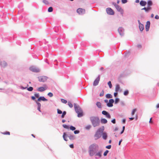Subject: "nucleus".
<instances>
[{
    "label": "nucleus",
    "mask_w": 159,
    "mask_h": 159,
    "mask_svg": "<svg viewBox=\"0 0 159 159\" xmlns=\"http://www.w3.org/2000/svg\"><path fill=\"white\" fill-rule=\"evenodd\" d=\"M98 146L95 143L93 144L90 145L89 148V152L91 156H93L95 153V151L98 150Z\"/></svg>",
    "instance_id": "nucleus-1"
},
{
    "label": "nucleus",
    "mask_w": 159,
    "mask_h": 159,
    "mask_svg": "<svg viewBox=\"0 0 159 159\" xmlns=\"http://www.w3.org/2000/svg\"><path fill=\"white\" fill-rule=\"evenodd\" d=\"M90 119L92 124L94 127H95L99 125L100 120L98 117L92 116L90 117Z\"/></svg>",
    "instance_id": "nucleus-2"
},
{
    "label": "nucleus",
    "mask_w": 159,
    "mask_h": 159,
    "mask_svg": "<svg viewBox=\"0 0 159 159\" xmlns=\"http://www.w3.org/2000/svg\"><path fill=\"white\" fill-rule=\"evenodd\" d=\"M74 107L76 112L78 114V117H81L83 116V112L82 109L79 107L76 106L75 104H74Z\"/></svg>",
    "instance_id": "nucleus-3"
},
{
    "label": "nucleus",
    "mask_w": 159,
    "mask_h": 159,
    "mask_svg": "<svg viewBox=\"0 0 159 159\" xmlns=\"http://www.w3.org/2000/svg\"><path fill=\"white\" fill-rule=\"evenodd\" d=\"M113 5L118 11L120 12L121 14L123 13V10L120 6L115 3H113Z\"/></svg>",
    "instance_id": "nucleus-4"
},
{
    "label": "nucleus",
    "mask_w": 159,
    "mask_h": 159,
    "mask_svg": "<svg viewBox=\"0 0 159 159\" xmlns=\"http://www.w3.org/2000/svg\"><path fill=\"white\" fill-rule=\"evenodd\" d=\"M101 128L98 129L94 135V137L96 139H98L101 137Z\"/></svg>",
    "instance_id": "nucleus-5"
},
{
    "label": "nucleus",
    "mask_w": 159,
    "mask_h": 159,
    "mask_svg": "<svg viewBox=\"0 0 159 159\" xmlns=\"http://www.w3.org/2000/svg\"><path fill=\"white\" fill-rule=\"evenodd\" d=\"M43 87H40L38 88L37 90L39 92H43L46 90L48 89V87L46 85H44Z\"/></svg>",
    "instance_id": "nucleus-6"
},
{
    "label": "nucleus",
    "mask_w": 159,
    "mask_h": 159,
    "mask_svg": "<svg viewBox=\"0 0 159 159\" xmlns=\"http://www.w3.org/2000/svg\"><path fill=\"white\" fill-rule=\"evenodd\" d=\"M107 13L111 15H113L114 14V12L110 8H107L106 9Z\"/></svg>",
    "instance_id": "nucleus-7"
},
{
    "label": "nucleus",
    "mask_w": 159,
    "mask_h": 159,
    "mask_svg": "<svg viewBox=\"0 0 159 159\" xmlns=\"http://www.w3.org/2000/svg\"><path fill=\"white\" fill-rule=\"evenodd\" d=\"M30 70L34 72H39V69L37 68L34 66H31L30 67Z\"/></svg>",
    "instance_id": "nucleus-8"
},
{
    "label": "nucleus",
    "mask_w": 159,
    "mask_h": 159,
    "mask_svg": "<svg viewBox=\"0 0 159 159\" xmlns=\"http://www.w3.org/2000/svg\"><path fill=\"white\" fill-rule=\"evenodd\" d=\"M85 10L84 9L79 8L77 9V12L80 14H84L85 12Z\"/></svg>",
    "instance_id": "nucleus-9"
},
{
    "label": "nucleus",
    "mask_w": 159,
    "mask_h": 159,
    "mask_svg": "<svg viewBox=\"0 0 159 159\" xmlns=\"http://www.w3.org/2000/svg\"><path fill=\"white\" fill-rule=\"evenodd\" d=\"M47 79L46 76H41L39 77V80L40 82H44L47 80Z\"/></svg>",
    "instance_id": "nucleus-10"
},
{
    "label": "nucleus",
    "mask_w": 159,
    "mask_h": 159,
    "mask_svg": "<svg viewBox=\"0 0 159 159\" xmlns=\"http://www.w3.org/2000/svg\"><path fill=\"white\" fill-rule=\"evenodd\" d=\"M114 102L113 99H110L109 100V102L107 104V106L108 107H112L113 106V103Z\"/></svg>",
    "instance_id": "nucleus-11"
},
{
    "label": "nucleus",
    "mask_w": 159,
    "mask_h": 159,
    "mask_svg": "<svg viewBox=\"0 0 159 159\" xmlns=\"http://www.w3.org/2000/svg\"><path fill=\"white\" fill-rule=\"evenodd\" d=\"M152 9L151 7H144L143 8L141 9V10H144L145 12H148Z\"/></svg>",
    "instance_id": "nucleus-12"
},
{
    "label": "nucleus",
    "mask_w": 159,
    "mask_h": 159,
    "mask_svg": "<svg viewBox=\"0 0 159 159\" xmlns=\"http://www.w3.org/2000/svg\"><path fill=\"white\" fill-rule=\"evenodd\" d=\"M115 91L116 92H118L119 91H121V90L120 89V88L119 84H116V85Z\"/></svg>",
    "instance_id": "nucleus-13"
},
{
    "label": "nucleus",
    "mask_w": 159,
    "mask_h": 159,
    "mask_svg": "<svg viewBox=\"0 0 159 159\" xmlns=\"http://www.w3.org/2000/svg\"><path fill=\"white\" fill-rule=\"evenodd\" d=\"M150 23L149 21H148L147 22L146 25L145 26V29L147 31L149 30L150 26Z\"/></svg>",
    "instance_id": "nucleus-14"
},
{
    "label": "nucleus",
    "mask_w": 159,
    "mask_h": 159,
    "mask_svg": "<svg viewBox=\"0 0 159 159\" xmlns=\"http://www.w3.org/2000/svg\"><path fill=\"white\" fill-rule=\"evenodd\" d=\"M100 80L99 76L98 77L97 79L95 80L93 82V85L96 86L99 83V81Z\"/></svg>",
    "instance_id": "nucleus-15"
},
{
    "label": "nucleus",
    "mask_w": 159,
    "mask_h": 159,
    "mask_svg": "<svg viewBox=\"0 0 159 159\" xmlns=\"http://www.w3.org/2000/svg\"><path fill=\"white\" fill-rule=\"evenodd\" d=\"M102 151H99L98 152L96 153L95 155V156L96 157V158H98L101 157L102 156Z\"/></svg>",
    "instance_id": "nucleus-16"
},
{
    "label": "nucleus",
    "mask_w": 159,
    "mask_h": 159,
    "mask_svg": "<svg viewBox=\"0 0 159 159\" xmlns=\"http://www.w3.org/2000/svg\"><path fill=\"white\" fill-rule=\"evenodd\" d=\"M138 21L139 23V27L140 30L141 31H142L144 29L143 25L142 24H141L140 23L139 20H138Z\"/></svg>",
    "instance_id": "nucleus-17"
},
{
    "label": "nucleus",
    "mask_w": 159,
    "mask_h": 159,
    "mask_svg": "<svg viewBox=\"0 0 159 159\" xmlns=\"http://www.w3.org/2000/svg\"><path fill=\"white\" fill-rule=\"evenodd\" d=\"M1 66L3 67H6L7 65V62L5 61H2V62H1Z\"/></svg>",
    "instance_id": "nucleus-18"
},
{
    "label": "nucleus",
    "mask_w": 159,
    "mask_h": 159,
    "mask_svg": "<svg viewBox=\"0 0 159 159\" xmlns=\"http://www.w3.org/2000/svg\"><path fill=\"white\" fill-rule=\"evenodd\" d=\"M41 100L43 101H47L48 100L46 99L44 97H40L38 99V101H40Z\"/></svg>",
    "instance_id": "nucleus-19"
},
{
    "label": "nucleus",
    "mask_w": 159,
    "mask_h": 159,
    "mask_svg": "<svg viewBox=\"0 0 159 159\" xmlns=\"http://www.w3.org/2000/svg\"><path fill=\"white\" fill-rule=\"evenodd\" d=\"M147 4V2L146 1H141L140 2V4L142 6H145Z\"/></svg>",
    "instance_id": "nucleus-20"
},
{
    "label": "nucleus",
    "mask_w": 159,
    "mask_h": 159,
    "mask_svg": "<svg viewBox=\"0 0 159 159\" xmlns=\"http://www.w3.org/2000/svg\"><path fill=\"white\" fill-rule=\"evenodd\" d=\"M148 7H151L152 5V2L151 0H148L147 2Z\"/></svg>",
    "instance_id": "nucleus-21"
},
{
    "label": "nucleus",
    "mask_w": 159,
    "mask_h": 159,
    "mask_svg": "<svg viewBox=\"0 0 159 159\" xmlns=\"http://www.w3.org/2000/svg\"><path fill=\"white\" fill-rule=\"evenodd\" d=\"M101 122L102 124H106L107 123V120L104 118H102L101 120Z\"/></svg>",
    "instance_id": "nucleus-22"
},
{
    "label": "nucleus",
    "mask_w": 159,
    "mask_h": 159,
    "mask_svg": "<svg viewBox=\"0 0 159 159\" xmlns=\"http://www.w3.org/2000/svg\"><path fill=\"white\" fill-rule=\"evenodd\" d=\"M63 137L64 139L66 141H67V137L66 136V134L65 133H64L63 134Z\"/></svg>",
    "instance_id": "nucleus-23"
},
{
    "label": "nucleus",
    "mask_w": 159,
    "mask_h": 159,
    "mask_svg": "<svg viewBox=\"0 0 159 159\" xmlns=\"http://www.w3.org/2000/svg\"><path fill=\"white\" fill-rule=\"evenodd\" d=\"M97 106L99 108H101V104L99 102H97L96 103Z\"/></svg>",
    "instance_id": "nucleus-24"
},
{
    "label": "nucleus",
    "mask_w": 159,
    "mask_h": 159,
    "mask_svg": "<svg viewBox=\"0 0 159 159\" xmlns=\"http://www.w3.org/2000/svg\"><path fill=\"white\" fill-rule=\"evenodd\" d=\"M137 111V109L135 108L132 111L131 115L132 116H133L134 114H135V112Z\"/></svg>",
    "instance_id": "nucleus-25"
},
{
    "label": "nucleus",
    "mask_w": 159,
    "mask_h": 159,
    "mask_svg": "<svg viewBox=\"0 0 159 159\" xmlns=\"http://www.w3.org/2000/svg\"><path fill=\"white\" fill-rule=\"evenodd\" d=\"M107 137V135L106 133H103L102 135V137L103 139H106Z\"/></svg>",
    "instance_id": "nucleus-26"
},
{
    "label": "nucleus",
    "mask_w": 159,
    "mask_h": 159,
    "mask_svg": "<svg viewBox=\"0 0 159 159\" xmlns=\"http://www.w3.org/2000/svg\"><path fill=\"white\" fill-rule=\"evenodd\" d=\"M106 97L107 98H112V96L110 94H107L106 95Z\"/></svg>",
    "instance_id": "nucleus-27"
},
{
    "label": "nucleus",
    "mask_w": 159,
    "mask_h": 159,
    "mask_svg": "<svg viewBox=\"0 0 159 159\" xmlns=\"http://www.w3.org/2000/svg\"><path fill=\"white\" fill-rule=\"evenodd\" d=\"M129 94V91L128 90H127L125 91L124 92V94L125 96H127Z\"/></svg>",
    "instance_id": "nucleus-28"
},
{
    "label": "nucleus",
    "mask_w": 159,
    "mask_h": 159,
    "mask_svg": "<svg viewBox=\"0 0 159 159\" xmlns=\"http://www.w3.org/2000/svg\"><path fill=\"white\" fill-rule=\"evenodd\" d=\"M53 11V8L52 7H50L48 8V11L49 12H52Z\"/></svg>",
    "instance_id": "nucleus-29"
},
{
    "label": "nucleus",
    "mask_w": 159,
    "mask_h": 159,
    "mask_svg": "<svg viewBox=\"0 0 159 159\" xmlns=\"http://www.w3.org/2000/svg\"><path fill=\"white\" fill-rule=\"evenodd\" d=\"M108 84L109 85V88L111 89L112 87V85L111 84V82L110 81H109L108 82Z\"/></svg>",
    "instance_id": "nucleus-30"
},
{
    "label": "nucleus",
    "mask_w": 159,
    "mask_h": 159,
    "mask_svg": "<svg viewBox=\"0 0 159 159\" xmlns=\"http://www.w3.org/2000/svg\"><path fill=\"white\" fill-rule=\"evenodd\" d=\"M2 134L4 135H9L10 134V133L8 131H6L3 133H2Z\"/></svg>",
    "instance_id": "nucleus-31"
},
{
    "label": "nucleus",
    "mask_w": 159,
    "mask_h": 159,
    "mask_svg": "<svg viewBox=\"0 0 159 159\" xmlns=\"http://www.w3.org/2000/svg\"><path fill=\"white\" fill-rule=\"evenodd\" d=\"M91 127V126L90 125H87L85 127V129L87 130L89 129Z\"/></svg>",
    "instance_id": "nucleus-32"
},
{
    "label": "nucleus",
    "mask_w": 159,
    "mask_h": 159,
    "mask_svg": "<svg viewBox=\"0 0 159 159\" xmlns=\"http://www.w3.org/2000/svg\"><path fill=\"white\" fill-rule=\"evenodd\" d=\"M68 105L70 107L72 108L73 107V105L70 102H68Z\"/></svg>",
    "instance_id": "nucleus-33"
},
{
    "label": "nucleus",
    "mask_w": 159,
    "mask_h": 159,
    "mask_svg": "<svg viewBox=\"0 0 159 159\" xmlns=\"http://www.w3.org/2000/svg\"><path fill=\"white\" fill-rule=\"evenodd\" d=\"M66 111H64L62 113V115L61 116V117L62 118H63L66 115Z\"/></svg>",
    "instance_id": "nucleus-34"
},
{
    "label": "nucleus",
    "mask_w": 159,
    "mask_h": 159,
    "mask_svg": "<svg viewBox=\"0 0 159 159\" xmlns=\"http://www.w3.org/2000/svg\"><path fill=\"white\" fill-rule=\"evenodd\" d=\"M61 102H62V103H64L66 104L67 102V101L65 99H61Z\"/></svg>",
    "instance_id": "nucleus-35"
},
{
    "label": "nucleus",
    "mask_w": 159,
    "mask_h": 159,
    "mask_svg": "<svg viewBox=\"0 0 159 159\" xmlns=\"http://www.w3.org/2000/svg\"><path fill=\"white\" fill-rule=\"evenodd\" d=\"M62 126L65 128L66 129H68L69 128V126L66 125H63Z\"/></svg>",
    "instance_id": "nucleus-36"
},
{
    "label": "nucleus",
    "mask_w": 159,
    "mask_h": 159,
    "mask_svg": "<svg viewBox=\"0 0 159 159\" xmlns=\"http://www.w3.org/2000/svg\"><path fill=\"white\" fill-rule=\"evenodd\" d=\"M70 129L72 130H74L75 129V128L73 126H71L70 127Z\"/></svg>",
    "instance_id": "nucleus-37"
},
{
    "label": "nucleus",
    "mask_w": 159,
    "mask_h": 159,
    "mask_svg": "<svg viewBox=\"0 0 159 159\" xmlns=\"http://www.w3.org/2000/svg\"><path fill=\"white\" fill-rule=\"evenodd\" d=\"M27 90L29 91H31L33 90V88L32 87H30L27 89Z\"/></svg>",
    "instance_id": "nucleus-38"
},
{
    "label": "nucleus",
    "mask_w": 159,
    "mask_h": 159,
    "mask_svg": "<svg viewBox=\"0 0 159 159\" xmlns=\"http://www.w3.org/2000/svg\"><path fill=\"white\" fill-rule=\"evenodd\" d=\"M48 95L50 97H52L53 96V94L51 92L48 93Z\"/></svg>",
    "instance_id": "nucleus-39"
},
{
    "label": "nucleus",
    "mask_w": 159,
    "mask_h": 159,
    "mask_svg": "<svg viewBox=\"0 0 159 159\" xmlns=\"http://www.w3.org/2000/svg\"><path fill=\"white\" fill-rule=\"evenodd\" d=\"M107 113L108 112L105 111H103L102 112V114L105 115H106Z\"/></svg>",
    "instance_id": "nucleus-40"
},
{
    "label": "nucleus",
    "mask_w": 159,
    "mask_h": 159,
    "mask_svg": "<svg viewBox=\"0 0 159 159\" xmlns=\"http://www.w3.org/2000/svg\"><path fill=\"white\" fill-rule=\"evenodd\" d=\"M105 116H106V117H107V118H108L109 119L111 118V116L110 115V114L109 113H108Z\"/></svg>",
    "instance_id": "nucleus-41"
},
{
    "label": "nucleus",
    "mask_w": 159,
    "mask_h": 159,
    "mask_svg": "<svg viewBox=\"0 0 159 159\" xmlns=\"http://www.w3.org/2000/svg\"><path fill=\"white\" fill-rule=\"evenodd\" d=\"M109 151L107 150H106L104 153L103 155L104 156H106L108 153Z\"/></svg>",
    "instance_id": "nucleus-42"
},
{
    "label": "nucleus",
    "mask_w": 159,
    "mask_h": 159,
    "mask_svg": "<svg viewBox=\"0 0 159 159\" xmlns=\"http://www.w3.org/2000/svg\"><path fill=\"white\" fill-rule=\"evenodd\" d=\"M43 2L44 3L46 4H48V1L46 0H43Z\"/></svg>",
    "instance_id": "nucleus-43"
},
{
    "label": "nucleus",
    "mask_w": 159,
    "mask_h": 159,
    "mask_svg": "<svg viewBox=\"0 0 159 159\" xmlns=\"http://www.w3.org/2000/svg\"><path fill=\"white\" fill-rule=\"evenodd\" d=\"M119 101V100L118 98H116L115 99V103H117Z\"/></svg>",
    "instance_id": "nucleus-44"
},
{
    "label": "nucleus",
    "mask_w": 159,
    "mask_h": 159,
    "mask_svg": "<svg viewBox=\"0 0 159 159\" xmlns=\"http://www.w3.org/2000/svg\"><path fill=\"white\" fill-rule=\"evenodd\" d=\"M57 113L59 114H61L62 113V111L60 110L57 109Z\"/></svg>",
    "instance_id": "nucleus-45"
},
{
    "label": "nucleus",
    "mask_w": 159,
    "mask_h": 159,
    "mask_svg": "<svg viewBox=\"0 0 159 159\" xmlns=\"http://www.w3.org/2000/svg\"><path fill=\"white\" fill-rule=\"evenodd\" d=\"M34 96L36 98H39V93H35L34 94Z\"/></svg>",
    "instance_id": "nucleus-46"
},
{
    "label": "nucleus",
    "mask_w": 159,
    "mask_h": 159,
    "mask_svg": "<svg viewBox=\"0 0 159 159\" xmlns=\"http://www.w3.org/2000/svg\"><path fill=\"white\" fill-rule=\"evenodd\" d=\"M80 132V131L79 130H76L74 131V133L75 134H78Z\"/></svg>",
    "instance_id": "nucleus-47"
},
{
    "label": "nucleus",
    "mask_w": 159,
    "mask_h": 159,
    "mask_svg": "<svg viewBox=\"0 0 159 159\" xmlns=\"http://www.w3.org/2000/svg\"><path fill=\"white\" fill-rule=\"evenodd\" d=\"M104 95V91L103 90L100 94V96H102Z\"/></svg>",
    "instance_id": "nucleus-48"
},
{
    "label": "nucleus",
    "mask_w": 159,
    "mask_h": 159,
    "mask_svg": "<svg viewBox=\"0 0 159 159\" xmlns=\"http://www.w3.org/2000/svg\"><path fill=\"white\" fill-rule=\"evenodd\" d=\"M121 2L123 3H125L127 2V0H121Z\"/></svg>",
    "instance_id": "nucleus-49"
},
{
    "label": "nucleus",
    "mask_w": 159,
    "mask_h": 159,
    "mask_svg": "<svg viewBox=\"0 0 159 159\" xmlns=\"http://www.w3.org/2000/svg\"><path fill=\"white\" fill-rule=\"evenodd\" d=\"M111 145H109L106 146V148H107L109 149H110L111 148Z\"/></svg>",
    "instance_id": "nucleus-50"
},
{
    "label": "nucleus",
    "mask_w": 159,
    "mask_h": 159,
    "mask_svg": "<svg viewBox=\"0 0 159 159\" xmlns=\"http://www.w3.org/2000/svg\"><path fill=\"white\" fill-rule=\"evenodd\" d=\"M111 122L115 124L116 123V120L114 119L111 120Z\"/></svg>",
    "instance_id": "nucleus-51"
},
{
    "label": "nucleus",
    "mask_w": 159,
    "mask_h": 159,
    "mask_svg": "<svg viewBox=\"0 0 159 159\" xmlns=\"http://www.w3.org/2000/svg\"><path fill=\"white\" fill-rule=\"evenodd\" d=\"M155 18L156 19H159V16L157 15H156L155 16Z\"/></svg>",
    "instance_id": "nucleus-52"
},
{
    "label": "nucleus",
    "mask_w": 159,
    "mask_h": 159,
    "mask_svg": "<svg viewBox=\"0 0 159 159\" xmlns=\"http://www.w3.org/2000/svg\"><path fill=\"white\" fill-rule=\"evenodd\" d=\"M38 107H40L41 106V104L40 103L37 102Z\"/></svg>",
    "instance_id": "nucleus-53"
},
{
    "label": "nucleus",
    "mask_w": 159,
    "mask_h": 159,
    "mask_svg": "<svg viewBox=\"0 0 159 159\" xmlns=\"http://www.w3.org/2000/svg\"><path fill=\"white\" fill-rule=\"evenodd\" d=\"M70 148H73L74 145L73 144H70Z\"/></svg>",
    "instance_id": "nucleus-54"
},
{
    "label": "nucleus",
    "mask_w": 159,
    "mask_h": 159,
    "mask_svg": "<svg viewBox=\"0 0 159 159\" xmlns=\"http://www.w3.org/2000/svg\"><path fill=\"white\" fill-rule=\"evenodd\" d=\"M117 94V92H116L114 93V96L115 97H116Z\"/></svg>",
    "instance_id": "nucleus-55"
},
{
    "label": "nucleus",
    "mask_w": 159,
    "mask_h": 159,
    "mask_svg": "<svg viewBox=\"0 0 159 159\" xmlns=\"http://www.w3.org/2000/svg\"><path fill=\"white\" fill-rule=\"evenodd\" d=\"M122 141V139H121V140H120L119 142V145H120V143H121V142Z\"/></svg>",
    "instance_id": "nucleus-56"
},
{
    "label": "nucleus",
    "mask_w": 159,
    "mask_h": 159,
    "mask_svg": "<svg viewBox=\"0 0 159 159\" xmlns=\"http://www.w3.org/2000/svg\"><path fill=\"white\" fill-rule=\"evenodd\" d=\"M152 118H150V120L149 121V122L150 123H152Z\"/></svg>",
    "instance_id": "nucleus-57"
},
{
    "label": "nucleus",
    "mask_w": 159,
    "mask_h": 159,
    "mask_svg": "<svg viewBox=\"0 0 159 159\" xmlns=\"http://www.w3.org/2000/svg\"><path fill=\"white\" fill-rule=\"evenodd\" d=\"M125 119H123L122 120V122L123 123H125Z\"/></svg>",
    "instance_id": "nucleus-58"
},
{
    "label": "nucleus",
    "mask_w": 159,
    "mask_h": 159,
    "mask_svg": "<svg viewBox=\"0 0 159 159\" xmlns=\"http://www.w3.org/2000/svg\"><path fill=\"white\" fill-rule=\"evenodd\" d=\"M31 98L32 100H34L35 99V98L34 96H32L31 97Z\"/></svg>",
    "instance_id": "nucleus-59"
},
{
    "label": "nucleus",
    "mask_w": 159,
    "mask_h": 159,
    "mask_svg": "<svg viewBox=\"0 0 159 159\" xmlns=\"http://www.w3.org/2000/svg\"><path fill=\"white\" fill-rule=\"evenodd\" d=\"M129 118L131 120H133L134 119V117H131V118Z\"/></svg>",
    "instance_id": "nucleus-60"
},
{
    "label": "nucleus",
    "mask_w": 159,
    "mask_h": 159,
    "mask_svg": "<svg viewBox=\"0 0 159 159\" xmlns=\"http://www.w3.org/2000/svg\"><path fill=\"white\" fill-rule=\"evenodd\" d=\"M38 110L40 112H41L40 110V107H38Z\"/></svg>",
    "instance_id": "nucleus-61"
},
{
    "label": "nucleus",
    "mask_w": 159,
    "mask_h": 159,
    "mask_svg": "<svg viewBox=\"0 0 159 159\" xmlns=\"http://www.w3.org/2000/svg\"><path fill=\"white\" fill-rule=\"evenodd\" d=\"M156 107L158 108L159 107V103L157 104L156 105Z\"/></svg>",
    "instance_id": "nucleus-62"
},
{
    "label": "nucleus",
    "mask_w": 159,
    "mask_h": 159,
    "mask_svg": "<svg viewBox=\"0 0 159 159\" xmlns=\"http://www.w3.org/2000/svg\"><path fill=\"white\" fill-rule=\"evenodd\" d=\"M118 128L117 127H116L115 128V129H114V130L115 131H117L118 130Z\"/></svg>",
    "instance_id": "nucleus-63"
},
{
    "label": "nucleus",
    "mask_w": 159,
    "mask_h": 159,
    "mask_svg": "<svg viewBox=\"0 0 159 159\" xmlns=\"http://www.w3.org/2000/svg\"><path fill=\"white\" fill-rule=\"evenodd\" d=\"M139 0H136L135 2L136 3H139Z\"/></svg>",
    "instance_id": "nucleus-64"
}]
</instances>
